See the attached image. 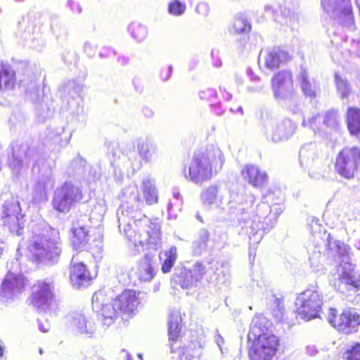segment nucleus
Wrapping results in <instances>:
<instances>
[{
	"instance_id": "obj_9",
	"label": "nucleus",
	"mask_w": 360,
	"mask_h": 360,
	"mask_svg": "<svg viewBox=\"0 0 360 360\" xmlns=\"http://www.w3.org/2000/svg\"><path fill=\"white\" fill-rule=\"evenodd\" d=\"M32 238V243L27 248L29 261L39 264L46 259H51L53 254L58 255L56 243L44 235L35 234Z\"/></svg>"
},
{
	"instance_id": "obj_59",
	"label": "nucleus",
	"mask_w": 360,
	"mask_h": 360,
	"mask_svg": "<svg viewBox=\"0 0 360 360\" xmlns=\"http://www.w3.org/2000/svg\"><path fill=\"white\" fill-rule=\"evenodd\" d=\"M204 6V4H201V5H200V4H199V5H198V6H197V9H198L200 6Z\"/></svg>"
},
{
	"instance_id": "obj_13",
	"label": "nucleus",
	"mask_w": 360,
	"mask_h": 360,
	"mask_svg": "<svg viewBox=\"0 0 360 360\" xmlns=\"http://www.w3.org/2000/svg\"><path fill=\"white\" fill-rule=\"evenodd\" d=\"M33 287L34 290L30 296V304L38 310L46 309L53 298L52 283L38 280Z\"/></svg>"
},
{
	"instance_id": "obj_52",
	"label": "nucleus",
	"mask_w": 360,
	"mask_h": 360,
	"mask_svg": "<svg viewBox=\"0 0 360 360\" xmlns=\"http://www.w3.org/2000/svg\"><path fill=\"white\" fill-rule=\"evenodd\" d=\"M249 255H250V258L252 257H253V260H254L255 259V252L254 251V250H252V248H250Z\"/></svg>"
},
{
	"instance_id": "obj_53",
	"label": "nucleus",
	"mask_w": 360,
	"mask_h": 360,
	"mask_svg": "<svg viewBox=\"0 0 360 360\" xmlns=\"http://www.w3.org/2000/svg\"><path fill=\"white\" fill-rule=\"evenodd\" d=\"M250 78H251V79H252V81H257V80H259V77H258L257 76L254 75H253Z\"/></svg>"
},
{
	"instance_id": "obj_49",
	"label": "nucleus",
	"mask_w": 360,
	"mask_h": 360,
	"mask_svg": "<svg viewBox=\"0 0 360 360\" xmlns=\"http://www.w3.org/2000/svg\"><path fill=\"white\" fill-rule=\"evenodd\" d=\"M9 216L10 214L8 213V208L7 207H4L2 218L8 217Z\"/></svg>"
},
{
	"instance_id": "obj_14",
	"label": "nucleus",
	"mask_w": 360,
	"mask_h": 360,
	"mask_svg": "<svg viewBox=\"0 0 360 360\" xmlns=\"http://www.w3.org/2000/svg\"><path fill=\"white\" fill-rule=\"evenodd\" d=\"M70 281L76 288L90 284L94 277L87 266L79 260V253L73 255L70 266Z\"/></svg>"
},
{
	"instance_id": "obj_43",
	"label": "nucleus",
	"mask_w": 360,
	"mask_h": 360,
	"mask_svg": "<svg viewBox=\"0 0 360 360\" xmlns=\"http://www.w3.org/2000/svg\"><path fill=\"white\" fill-rule=\"evenodd\" d=\"M148 238L144 240L141 241V243L143 245H156V240L158 238V229L155 226L150 229V231H147Z\"/></svg>"
},
{
	"instance_id": "obj_45",
	"label": "nucleus",
	"mask_w": 360,
	"mask_h": 360,
	"mask_svg": "<svg viewBox=\"0 0 360 360\" xmlns=\"http://www.w3.org/2000/svg\"><path fill=\"white\" fill-rule=\"evenodd\" d=\"M306 350L307 352L311 356H314L317 353L316 347L315 345H308L306 347Z\"/></svg>"
},
{
	"instance_id": "obj_1",
	"label": "nucleus",
	"mask_w": 360,
	"mask_h": 360,
	"mask_svg": "<svg viewBox=\"0 0 360 360\" xmlns=\"http://www.w3.org/2000/svg\"><path fill=\"white\" fill-rule=\"evenodd\" d=\"M224 158L221 150L213 145L195 152L188 166L182 171L185 178L195 184L210 179L221 169Z\"/></svg>"
},
{
	"instance_id": "obj_7",
	"label": "nucleus",
	"mask_w": 360,
	"mask_h": 360,
	"mask_svg": "<svg viewBox=\"0 0 360 360\" xmlns=\"http://www.w3.org/2000/svg\"><path fill=\"white\" fill-rule=\"evenodd\" d=\"M335 171L342 177L352 179L360 171V148H345L337 155Z\"/></svg>"
},
{
	"instance_id": "obj_22",
	"label": "nucleus",
	"mask_w": 360,
	"mask_h": 360,
	"mask_svg": "<svg viewBox=\"0 0 360 360\" xmlns=\"http://www.w3.org/2000/svg\"><path fill=\"white\" fill-rule=\"evenodd\" d=\"M271 326V322L265 316L262 315L255 316L252 319L248 335L249 340H256V339L264 336L267 333H272L269 329Z\"/></svg>"
},
{
	"instance_id": "obj_57",
	"label": "nucleus",
	"mask_w": 360,
	"mask_h": 360,
	"mask_svg": "<svg viewBox=\"0 0 360 360\" xmlns=\"http://www.w3.org/2000/svg\"><path fill=\"white\" fill-rule=\"evenodd\" d=\"M238 110L240 112H241L242 114L243 113L242 107H239V108H238Z\"/></svg>"
},
{
	"instance_id": "obj_19",
	"label": "nucleus",
	"mask_w": 360,
	"mask_h": 360,
	"mask_svg": "<svg viewBox=\"0 0 360 360\" xmlns=\"http://www.w3.org/2000/svg\"><path fill=\"white\" fill-rule=\"evenodd\" d=\"M340 282L339 289L344 288L348 290L358 289L360 287V281L354 274V267L349 262H342L338 269Z\"/></svg>"
},
{
	"instance_id": "obj_34",
	"label": "nucleus",
	"mask_w": 360,
	"mask_h": 360,
	"mask_svg": "<svg viewBox=\"0 0 360 360\" xmlns=\"http://www.w3.org/2000/svg\"><path fill=\"white\" fill-rule=\"evenodd\" d=\"M233 26L237 33H245L251 30L250 23L243 15H238L235 17Z\"/></svg>"
},
{
	"instance_id": "obj_40",
	"label": "nucleus",
	"mask_w": 360,
	"mask_h": 360,
	"mask_svg": "<svg viewBox=\"0 0 360 360\" xmlns=\"http://www.w3.org/2000/svg\"><path fill=\"white\" fill-rule=\"evenodd\" d=\"M296 100L283 99L281 101L290 110L293 114H297L300 112V98L298 95L295 94Z\"/></svg>"
},
{
	"instance_id": "obj_29",
	"label": "nucleus",
	"mask_w": 360,
	"mask_h": 360,
	"mask_svg": "<svg viewBox=\"0 0 360 360\" xmlns=\"http://www.w3.org/2000/svg\"><path fill=\"white\" fill-rule=\"evenodd\" d=\"M347 127L353 135L360 134V109L350 107L347 112Z\"/></svg>"
},
{
	"instance_id": "obj_61",
	"label": "nucleus",
	"mask_w": 360,
	"mask_h": 360,
	"mask_svg": "<svg viewBox=\"0 0 360 360\" xmlns=\"http://www.w3.org/2000/svg\"><path fill=\"white\" fill-rule=\"evenodd\" d=\"M84 329H85L86 328V321H84Z\"/></svg>"
},
{
	"instance_id": "obj_54",
	"label": "nucleus",
	"mask_w": 360,
	"mask_h": 360,
	"mask_svg": "<svg viewBox=\"0 0 360 360\" xmlns=\"http://www.w3.org/2000/svg\"><path fill=\"white\" fill-rule=\"evenodd\" d=\"M3 356H4V348H3V347L0 345V358H1Z\"/></svg>"
},
{
	"instance_id": "obj_28",
	"label": "nucleus",
	"mask_w": 360,
	"mask_h": 360,
	"mask_svg": "<svg viewBox=\"0 0 360 360\" xmlns=\"http://www.w3.org/2000/svg\"><path fill=\"white\" fill-rule=\"evenodd\" d=\"M153 259L149 255H146L138 266V274L139 279L143 281H150L155 275V269L152 266Z\"/></svg>"
},
{
	"instance_id": "obj_37",
	"label": "nucleus",
	"mask_w": 360,
	"mask_h": 360,
	"mask_svg": "<svg viewBox=\"0 0 360 360\" xmlns=\"http://www.w3.org/2000/svg\"><path fill=\"white\" fill-rule=\"evenodd\" d=\"M323 124L328 128L335 129L339 125V115L335 110H330L326 112L323 117Z\"/></svg>"
},
{
	"instance_id": "obj_41",
	"label": "nucleus",
	"mask_w": 360,
	"mask_h": 360,
	"mask_svg": "<svg viewBox=\"0 0 360 360\" xmlns=\"http://www.w3.org/2000/svg\"><path fill=\"white\" fill-rule=\"evenodd\" d=\"M186 10V6L179 0H175L170 3L168 6V11L170 14L174 15H181Z\"/></svg>"
},
{
	"instance_id": "obj_3",
	"label": "nucleus",
	"mask_w": 360,
	"mask_h": 360,
	"mask_svg": "<svg viewBox=\"0 0 360 360\" xmlns=\"http://www.w3.org/2000/svg\"><path fill=\"white\" fill-rule=\"evenodd\" d=\"M240 218L241 234L247 235L252 244H258L263 238L264 231L262 219H265L270 212V207L262 202L257 206L256 215L250 219L249 214L245 208L242 209Z\"/></svg>"
},
{
	"instance_id": "obj_35",
	"label": "nucleus",
	"mask_w": 360,
	"mask_h": 360,
	"mask_svg": "<svg viewBox=\"0 0 360 360\" xmlns=\"http://www.w3.org/2000/svg\"><path fill=\"white\" fill-rule=\"evenodd\" d=\"M335 80L337 91L341 96V98H347L351 92V88L347 81L340 77L338 73L335 74Z\"/></svg>"
},
{
	"instance_id": "obj_46",
	"label": "nucleus",
	"mask_w": 360,
	"mask_h": 360,
	"mask_svg": "<svg viewBox=\"0 0 360 360\" xmlns=\"http://www.w3.org/2000/svg\"><path fill=\"white\" fill-rule=\"evenodd\" d=\"M215 340H216V342H217L219 349L221 351L222 350L221 349L222 344L224 342L223 338L219 334L217 333Z\"/></svg>"
},
{
	"instance_id": "obj_38",
	"label": "nucleus",
	"mask_w": 360,
	"mask_h": 360,
	"mask_svg": "<svg viewBox=\"0 0 360 360\" xmlns=\"http://www.w3.org/2000/svg\"><path fill=\"white\" fill-rule=\"evenodd\" d=\"M210 265V262H207V264H203L202 262H197L195 265H193L192 271L195 277V280L199 282L205 275L208 273Z\"/></svg>"
},
{
	"instance_id": "obj_31",
	"label": "nucleus",
	"mask_w": 360,
	"mask_h": 360,
	"mask_svg": "<svg viewBox=\"0 0 360 360\" xmlns=\"http://www.w3.org/2000/svg\"><path fill=\"white\" fill-rule=\"evenodd\" d=\"M303 167L308 169L309 175L314 179L323 178L329 169L328 165L323 164L321 158H319L310 165H305Z\"/></svg>"
},
{
	"instance_id": "obj_58",
	"label": "nucleus",
	"mask_w": 360,
	"mask_h": 360,
	"mask_svg": "<svg viewBox=\"0 0 360 360\" xmlns=\"http://www.w3.org/2000/svg\"><path fill=\"white\" fill-rule=\"evenodd\" d=\"M179 195V193H174V196L175 198H177Z\"/></svg>"
},
{
	"instance_id": "obj_20",
	"label": "nucleus",
	"mask_w": 360,
	"mask_h": 360,
	"mask_svg": "<svg viewBox=\"0 0 360 360\" xmlns=\"http://www.w3.org/2000/svg\"><path fill=\"white\" fill-rule=\"evenodd\" d=\"M241 175L244 180L255 188L265 186L269 179L266 172L261 170L255 165H245L241 172Z\"/></svg>"
},
{
	"instance_id": "obj_6",
	"label": "nucleus",
	"mask_w": 360,
	"mask_h": 360,
	"mask_svg": "<svg viewBox=\"0 0 360 360\" xmlns=\"http://www.w3.org/2000/svg\"><path fill=\"white\" fill-rule=\"evenodd\" d=\"M323 295L316 289H307L297 298V314L305 321L317 318L321 311Z\"/></svg>"
},
{
	"instance_id": "obj_24",
	"label": "nucleus",
	"mask_w": 360,
	"mask_h": 360,
	"mask_svg": "<svg viewBox=\"0 0 360 360\" xmlns=\"http://www.w3.org/2000/svg\"><path fill=\"white\" fill-rule=\"evenodd\" d=\"M26 278L22 274L8 273L2 282V288L4 291L21 292L25 288Z\"/></svg>"
},
{
	"instance_id": "obj_33",
	"label": "nucleus",
	"mask_w": 360,
	"mask_h": 360,
	"mask_svg": "<svg viewBox=\"0 0 360 360\" xmlns=\"http://www.w3.org/2000/svg\"><path fill=\"white\" fill-rule=\"evenodd\" d=\"M270 301L272 302L271 313L273 316L276 321H282L284 316V306L283 302L274 296H272Z\"/></svg>"
},
{
	"instance_id": "obj_55",
	"label": "nucleus",
	"mask_w": 360,
	"mask_h": 360,
	"mask_svg": "<svg viewBox=\"0 0 360 360\" xmlns=\"http://www.w3.org/2000/svg\"><path fill=\"white\" fill-rule=\"evenodd\" d=\"M214 65L216 67H220L221 65V61L220 60H219L218 61L214 63Z\"/></svg>"
},
{
	"instance_id": "obj_39",
	"label": "nucleus",
	"mask_w": 360,
	"mask_h": 360,
	"mask_svg": "<svg viewBox=\"0 0 360 360\" xmlns=\"http://www.w3.org/2000/svg\"><path fill=\"white\" fill-rule=\"evenodd\" d=\"M345 360H360V343H356L343 354Z\"/></svg>"
},
{
	"instance_id": "obj_4",
	"label": "nucleus",
	"mask_w": 360,
	"mask_h": 360,
	"mask_svg": "<svg viewBox=\"0 0 360 360\" xmlns=\"http://www.w3.org/2000/svg\"><path fill=\"white\" fill-rule=\"evenodd\" d=\"M323 11L335 23L350 30L354 27L351 0H321Z\"/></svg>"
},
{
	"instance_id": "obj_25",
	"label": "nucleus",
	"mask_w": 360,
	"mask_h": 360,
	"mask_svg": "<svg viewBox=\"0 0 360 360\" xmlns=\"http://www.w3.org/2000/svg\"><path fill=\"white\" fill-rule=\"evenodd\" d=\"M15 82V71L9 64L1 62L0 65V91L13 89Z\"/></svg>"
},
{
	"instance_id": "obj_51",
	"label": "nucleus",
	"mask_w": 360,
	"mask_h": 360,
	"mask_svg": "<svg viewBox=\"0 0 360 360\" xmlns=\"http://www.w3.org/2000/svg\"><path fill=\"white\" fill-rule=\"evenodd\" d=\"M262 87L263 86L260 85V86H257V87H255L254 89L252 88V87H250L249 89H250V91H261L262 89Z\"/></svg>"
},
{
	"instance_id": "obj_47",
	"label": "nucleus",
	"mask_w": 360,
	"mask_h": 360,
	"mask_svg": "<svg viewBox=\"0 0 360 360\" xmlns=\"http://www.w3.org/2000/svg\"><path fill=\"white\" fill-rule=\"evenodd\" d=\"M172 67L170 65V66L168 67L167 76L165 78H162V79L164 81L167 80L170 77V76L172 75Z\"/></svg>"
},
{
	"instance_id": "obj_32",
	"label": "nucleus",
	"mask_w": 360,
	"mask_h": 360,
	"mask_svg": "<svg viewBox=\"0 0 360 360\" xmlns=\"http://www.w3.org/2000/svg\"><path fill=\"white\" fill-rule=\"evenodd\" d=\"M165 256L166 257L164 263L162 266L161 270L164 274H167L170 272L172 268L173 267L174 262L177 258V251L176 248L175 246H172L169 251H167L165 253Z\"/></svg>"
},
{
	"instance_id": "obj_11",
	"label": "nucleus",
	"mask_w": 360,
	"mask_h": 360,
	"mask_svg": "<svg viewBox=\"0 0 360 360\" xmlns=\"http://www.w3.org/2000/svg\"><path fill=\"white\" fill-rule=\"evenodd\" d=\"M330 311L328 321L338 330L346 334L356 331L360 325V316L354 309H345L338 316L336 309H330Z\"/></svg>"
},
{
	"instance_id": "obj_26",
	"label": "nucleus",
	"mask_w": 360,
	"mask_h": 360,
	"mask_svg": "<svg viewBox=\"0 0 360 360\" xmlns=\"http://www.w3.org/2000/svg\"><path fill=\"white\" fill-rule=\"evenodd\" d=\"M319 158H320L319 151L315 143H309L301 147L299 153V161L302 167L310 165Z\"/></svg>"
},
{
	"instance_id": "obj_27",
	"label": "nucleus",
	"mask_w": 360,
	"mask_h": 360,
	"mask_svg": "<svg viewBox=\"0 0 360 360\" xmlns=\"http://www.w3.org/2000/svg\"><path fill=\"white\" fill-rule=\"evenodd\" d=\"M174 281L182 288H189L197 284L198 281L192 271L185 267H176L175 269Z\"/></svg>"
},
{
	"instance_id": "obj_16",
	"label": "nucleus",
	"mask_w": 360,
	"mask_h": 360,
	"mask_svg": "<svg viewBox=\"0 0 360 360\" xmlns=\"http://www.w3.org/2000/svg\"><path fill=\"white\" fill-rule=\"evenodd\" d=\"M71 233V245L79 254L81 251L90 252L98 246L95 237L84 226L72 228Z\"/></svg>"
},
{
	"instance_id": "obj_23",
	"label": "nucleus",
	"mask_w": 360,
	"mask_h": 360,
	"mask_svg": "<svg viewBox=\"0 0 360 360\" xmlns=\"http://www.w3.org/2000/svg\"><path fill=\"white\" fill-rule=\"evenodd\" d=\"M300 87L304 95L313 99L316 97L319 90V84L314 79H310L307 70L304 67H300V71L297 75Z\"/></svg>"
},
{
	"instance_id": "obj_56",
	"label": "nucleus",
	"mask_w": 360,
	"mask_h": 360,
	"mask_svg": "<svg viewBox=\"0 0 360 360\" xmlns=\"http://www.w3.org/2000/svg\"><path fill=\"white\" fill-rule=\"evenodd\" d=\"M247 72L250 75V77L254 75L252 72V70L250 68L248 69Z\"/></svg>"
},
{
	"instance_id": "obj_30",
	"label": "nucleus",
	"mask_w": 360,
	"mask_h": 360,
	"mask_svg": "<svg viewBox=\"0 0 360 360\" xmlns=\"http://www.w3.org/2000/svg\"><path fill=\"white\" fill-rule=\"evenodd\" d=\"M210 238V233L205 229H202L198 232V238L192 243V252L195 256H200L205 252Z\"/></svg>"
},
{
	"instance_id": "obj_18",
	"label": "nucleus",
	"mask_w": 360,
	"mask_h": 360,
	"mask_svg": "<svg viewBox=\"0 0 360 360\" xmlns=\"http://www.w3.org/2000/svg\"><path fill=\"white\" fill-rule=\"evenodd\" d=\"M263 60L264 65L269 70H275L290 60L289 54L280 47H272L261 51L259 60Z\"/></svg>"
},
{
	"instance_id": "obj_5",
	"label": "nucleus",
	"mask_w": 360,
	"mask_h": 360,
	"mask_svg": "<svg viewBox=\"0 0 360 360\" xmlns=\"http://www.w3.org/2000/svg\"><path fill=\"white\" fill-rule=\"evenodd\" d=\"M84 198L82 189L71 181H65L55 192L53 208L60 212H68L72 206L79 203Z\"/></svg>"
},
{
	"instance_id": "obj_12",
	"label": "nucleus",
	"mask_w": 360,
	"mask_h": 360,
	"mask_svg": "<svg viewBox=\"0 0 360 360\" xmlns=\"http://www.w3.org/2000/svg\"><path fill=\"white\" fill-rule=\"evenodd\" d=\"M271 88L276 99L281 101L288 99L295 101L293 91L292 74L290 71L283 70L275 74L271 79Z\"/></svg>"
},
{
	"instance_id": "obj_10",
	"label": "nucleus",
	"mask_w": 360,
	"mask_h": 360,
	"mask_svg": "<svg viewBox=\"0 0 360 360\" xmlns=\"http://www.w3.org/2000/svg\"><path fill=\"white\" fill-rule=\"evenodd\" d=\"M254 342L250 351L252 360H275V354L278 345V339L272 333H267Z\"/></svg>"
},
{
	"instance_id": "obj_44",
	"label": "nucleus",
	"mask_w": 360,
	"mask_h": 360,
	"mask_svg": "<svg viewBox=\"0 0 360 360\" xmlns=\"http://www.w3.org/2000/svg\"><path fill=\"white\" fill-rule=\"evenodd\" d=\"M318 119H320V116L319 115L314 116V117H311V119H309L308 121H307L305 120V118H303L302 125H304V126H309V127H311L313 129H314V122Z\"/></svg>"
},
{
	"instance_id": "obj_48",
	"label": "nucleus",
	"mask_w": 360,
	"mask_h": 360,
	"mask_svg": "<svg viewBox=\"0 0 360 360\" xmlns=\"http://www.w3.org/2000/svg\"><path fill=\"white\" fill-rule=\"evenodd\" d=\"M205 91H206V94H207V97L208 96H214L216 94L215 91L213 89H208Z\"/></svg>"
},
{
	"instance_id": "obj_62",
	"label": "nucleus",
	"mask_w": 360,
	"mask_h": 360,
	"mask_svg": "<svg viewBox=\"0 0 360 360\" xmlns=\"http://www.w3.org/2000/svg\"><path fill=\"white\" fill-rule=\"evenodd\" d=\"M39 352H40V354H42V350H41V349H40V350H39Z\"/></svg>"
},
{
	"instance_id": "obj_42",
	"label": "nucleus",
	"mask_w": 360,
	"mask_h": 360,
	"mask_svg": "<svg viewBox=\"0 0 360 360\" xmlns=\"http://www.w3.org/2000/svg\"><path fill=\"white\" fill-rule=\"evenodd\" d=\"M131 36L138 41L143 39L146 34V28L139 24H133L130 27Z\"/></svg>"
},
{
	"instance_id": "obj_21",
	"label": "nucleus",
	"mask_w": 360,
	"mask_h": 360,
	"mask_svg": "<svg viewBox=\"0 0 360 360\" xmlns=\"http://www.w3.org/2000/svg\"><path fill=\"white\" fill-rule=\"evenodd\" d=\"M280 13H278L271 6H265L264 10L267 13L272 15L274 20L281 25L292 26L298 20V15L295 11H290L286 6L280 7Z\"/></svg>"
},
{
	"instance_id": "obj_36",
	"label": "nucleus",
	"mask_w": 360,
	"mask_h": 360,
	"mask_svg": "<svg viewBox=\"0 0 360 360\" xmlns=\"http://www.w3.org/2000/svg\"><path fill=\"white\" fill-rule=\"evenodd\" d=\"M219 188L217 186H210L201 193V199L204 203L214 204L217 199Z\"/></svg>"
},
{
	"instance_id": "obj_50",
	"label": "nucleus",
	"mask_w": 360,
	"mask_h": 360,
	"mask_svg": "<svg viewBox=\"0 0 360 360\" xmlns=\"http://www.w3.org/2000/svg\"><path fill=\"white\" fill-rule=\"evenodd\" d=\"M200 98L201 99H207V96L205 91H202L199 93Z\"/></svg>"
},
{
	"instance_id": "obj_15",
	"label": "nucleus",
	"mask_w": 360,
	"mask_h": 360,
	"mask_svg": "<svg viewBox=\"0 0 360 360\" xmlns=\"http://www.w3.org/2000/svg\"><path fill=\"white\" fill-rule=\"evenodd\" d=\"M91 302L93 309L102 317L105 324H111L120 316L115 307L114 300L111 303H108V296L104 292H95Z\"/></svg>"
},
{
	"instance_id": "obj_17",
	"label": "nucleus",
	"mask_w": 360,
	"mask_h": 360,
	"mask_svg": "<svg viewBox=\"0 0 360 360\" xmlns=\"http://www.w3.org/2000/svg\"><path fill=\"white\" fill-rule=\"evenodd\" d=\"M138 304L136 292L133 290H125L114 299L116 310L122 319L131 317L137 309Z\"/></svg>"
},
{
	"instance_id": "obj_2",
	"label": "nucleus",
	"mask_w": 360,
	"mask_h": 360,
	"mask_svg": "<svg viewBox=\"0 0 360 360\" xmlns=\"http://www.w3.org/2000/svg\"><path fill=\"white\" fill-rule=\"evenodd\" d=\"M182 318L177 309L172 310L168 319L169 338L172 353H178L181 360H191L200 355L201 347L197 342L189 340V335L184 333L179 335Z\"/></svg>"
},
{
	"instance_id": "obj_8",
	"label": "nucleus",
	"mask_w": 360,
	"mask_h": 360,
	"mask_svg": "<svg viewBox=\"0 0 360 360\" xmlns=\"http://www.w3.org/2000/svg\"><path fill=\"white\" fill-rule=\"evenodd\" d=\"M262 125L267 139L274 143L288 139L295 130V124L289 119L276 120L266 116L262 119Z\"/></svg>"
},
{
	"instance_id": "obj_60",
	"label": "nucleus",
	"mask_w": 360,
	"mask_h": 360,
	"mask_svg": "<svg viewBox=\"0 0 360 360\" xmlns=\"http://www.w3.org/2000/svg\"><path fill=\"white\" fill-rule=\"evenodd\" d=\"M198 219L200 221H202V219H201V217H200V216H198Z\"/></svg>"
}]
</instances>
